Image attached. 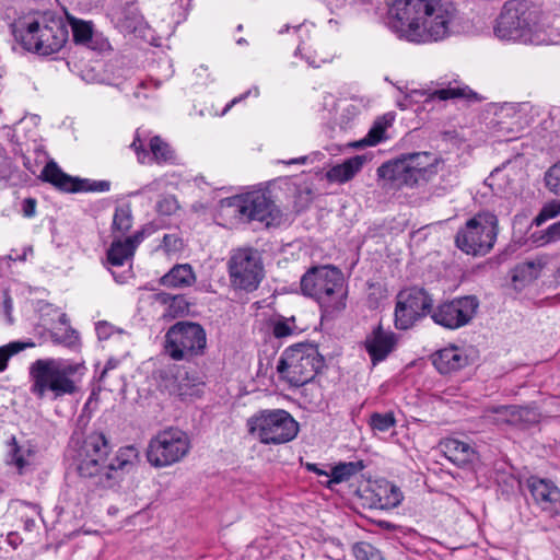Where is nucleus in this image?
I'll list each match as a JSON object with an SVG mask.
<instances>
[{"label": "nucleus", "mask_w": 560, "mask_h": 560, "mask_svg": "<svg viewBox=\"0 0 560 560\" xmlns=\"http://www.w3.org/2000/svg\"><path fill=\"white\" fill-rule=\"evenodd\" d=\"M456 15L452 0H396L386 24L399 38L424 44L447 37Z\"/></svg>", "instance_id": "nucleus-1"}, {"label": "nucleus", "mask_w": 560, "mask_h": 560, "mask_svg": "<svg viewBox=\"0 0 560 560\" xmlns=\"http://www.w3.org/2000/svg\"><path fill=\"white\" fill-rule=\"evenodd\" d=\"M14 35L27 51L49 56L65 47L69 32L68 24L61 15L45 11L20 21Z\"/></svg>", "instance_id": "nucleus-2"}, {"label": "nucleus", "mask_w": 560, "mask_h": 560, "mask_svg": "<svg viewBox=\"0 0 560 560\" xmlns=\"http://www.w3.org/2000/svg\"><path fill=\"white\" fill-rule=\"evenodd\" d=\"M85 373L82 363L65 359H38L30 366L31 392L42 399L47 393L54 398L72 395Z\"/></svg>", "instance_id": "nucleus-3"}, {"label": "nucleus", "mask_w": 560, "mask_h": 560, "mask_svg": "<svg viewBox=\"0 0 560 560\" xmlns=\"http://www.w3.org/2000/svg\"><path fill=\"white\" fill-rule=\"evenodd\" d=\"M112 447L102 432H92L80 440L72 436L70 456L80 477L93 479L94 483L109 488L107 467Z\"/></svg>", "instance_id": "nucleus-4"}, {"label": "nucleus", "mask_w": 560, "mask_h": 560, "mask_svg": "<svg viewBox=\"0 0 560 560\" xmlns=\"http://www.w3.org/2000/svg\"><path fill=\"white\" fill-rule=\"evenodd\" d=\"M301 291L316 300L327 313L341 311L346 306L343 275L331 265L310 268L301 278Z\"/></svg>", "instance_id": "nucleus-5"}, {"label": "nucleus", "mask_w": 560, "mask_h": 560, "mask_svg": "<svg viewBox=\"0 0 560 560\" xmlns=\"http://www.w3.org/2000/svg\"><path fill=\"white\" fill-rule=\"evenodd\" d=\"M220 210L223 215L240 222H260L265 226H278L283 214L275 201L261 190L249 191L222 199Z\"/></svg>", "instance_id": "nucleus-6"}, {"label": "nucleus", "mask_w": 560, "mask_h": 560, "mask_svg": "<svg viewBox=\"0 0 560 560\" xmlns=\"http://www.w3.org/2000/svg\"><path fill=\"white\" fill-rule=\"evenodd\" d=\"M317 347L298 343L283 351L277 364L280 377L291 386L300 387L311 382L324 366Z\"/></svg>", "instance_id": "nucleus-7"}, {"label": "nucleus", "mask_w": 560, "mask_h": 560, "mask_svg": "<svg viewBox=\"0 0 560 560\" xmlns=\"http://www.w3.org/2000/svg\"><path fill=\"white\" fill-rule=\"evenodd\" d=\"M537 11L524 1L506 2L494 26V34L504 40L540 44L541 39L534 32Z\"/></svg>", "instance_id": "nucleus-8"}, {"label": "nucleus", "mask_w": 560, "mask_h": 560, "mask_svg": "<svg viewBox=\"0 0 560 560\" xmlns=\"http://www.w3.org/2000/svg\"><path fill=\"white\" fill-rule=\"evenodd\" d=\"M498 232L497 215L490 211H479L457 231L455 245L467 255L485 256L493 248Z\"/></svg>", "instance_id": "nucleus-9"}, {"label": "nucleus", "mask_w": 560, "mask_h": 560, "mask_svg": "<svg viewBox=\"0 0 560 560\" xmlns=\"http://www.w3.org/2000/svg\"><path fill=\"white\" fill-rule=\"evenodd\" d=\"M207 332L196 322L179 320L172 325L164 336V351L175 361L190 362L205 355Z\"/></svg>", "instance_id": "nucleus-10"}, {"label": "nucleus", "mask_w": 560, "mask_h": 560, "mask_svg": "<svg viewBox=\"0 0 560 560\" xmlns=\"http://www.w3.org/2000/svg\"><path fill=\"white\" fill-rule=\"evenodd\" d=\"M247 427L262 444H283L299 432V423L283 409L261 410L248 419Z\"/></svg>", "instance_id": "nucleus-11"}, {"label": "nucleus", "mask_w": 560, "mask_h": 560, "mask_svg": "<svg viewBox=\"0 0 560 560\" xmlns=\"http://www.w3.org/2000/svg\"><path fill=\"white\" fill-rule=\"evenodd\" d=\"M188 434L178 428H166L151 438L147 459L155 468H164L182 462L190 452Z\"/></svg>", "instance_id": "nucleus-12"}, {"label": "nucleus", "mask_w": 560, "mask_h": 560, "mask_svg": "<svg viewBox=\"0 0 560 560\" xmlns=\"http://www.w3.org/2000/svg\"><path fill=\"white\" fill-rule=\"evenodd\" d=\"M228 266L232 284L241 290L248 292L256 290L264 277L259 254L253 248L235 249L231 254Z\"/></svg>", "instance_id": "nucleus-13"}, {"label": "nucleus", "mask_w": 560, "mask_h": 560, "mask_svg": "<svg viewBox=\"0 0 560 560\" xmlns=\"http://www.w3.org/2000/svg\"><path fill=\"white\" fill-rule=\"evenodd\" d=\"M433 300L421 288H407L396 296L395 326L397 329L411 328L419 319L431 315Z\"/></svg>", "instance_id": "nucleus-14"}, {"label": "nucleus", "mask_w": 560, "mask_h": 560, "mask_svg": "<svg viewBox=\"0 0 560 560\" xmlns=\"http://www.w3.org/2000/svg\"><path fill=\"white\" fill-rule=\"evenodd\" d=\"M422 159L428 160L429 154L425 152L412 153L395 161L386 162L377 168V176L388 180L396 187H412L425 176L427 167Z\"/></svg>", "instance_id": "nucleus-15"}, {"label": "nucleus", "mask_w": 560, "mask_h": 560, "mask_svg": "<svg viewBox=\"0 0 560 560\" xmlns=\"http://www.w3.org/2000/svg\"><path fill=\"white\" fill-rule=\"evenodd\" d=\"M479 302L476 296L467 295L439 304L431 313L432 320L447 329H457L467 325L477 313Z\"/></svg>", "instance_id": "nucleus-16"}, {"label": "nucleus", "mask_w": 560, "mask_h": 560, "mask_svg": "<svg viewBox=\"0 0 560 560\" xmlns=\"http://www.w3.org/2000/svg\"><path fill=\"white\" fill-rule=\"evenodd\" d=\"M40 178L66 192L108 191V180H90L72 177L62 172L55 161L48 162L42 171Z\"/></svg>", "instance_id": "nucleus-17"}, {"label": "nucleus", "mask_w": 560, "mask_h": 560, "mask_svg": "<svg viewBox=\"0 0 560 560\" xmlns=\"http://www.w3.org/2000/svg\"><path fill=\"white\" fill-rule=\"evenodd\" d=\"M533 504L549 517L560 513V489L549 480L532 476L526 480Z\"/></svg>", "instance_id": "nucleus-18"}, {"label": "nucleus", "mask_w": 560, "mask_h": 560, "mask_svg": "<svg viewBox=\"0 0 560 560\" xmlns=\"http://www.w3.org/2000/svg\"><path fill=\"white\" fill-rule=\"evenodd\" d=\"M397 341V335L380 324L365 337L363 345L373 365H376L395 350Z\"/></svg>", "instance_id": "nucleus-19"}, {"label": "nucleus", "mask_w": 560, "mask_h": 560, "mask_svg": "<svg viewBox=\"0 0 560 560\" xmlns=\"http://www.w3.org/2000/svg\"><path fill=\"white\" fill-rule=\"evenodd\" d=\"M144 237L143 231L135 233L132 236L121 240L117 236L112 242L107 249V262L112 267H120L126 261L130 260L136 252L137 246L142 242Z\"/></svg>", "instance_id": "nucleus-20"}, {"label": "nucleus", "mask_w": 560, "mask_h": 560, "mask_svg": "<svg viewBox=\"0 0 560 560\" xmlns=\"http://www.w3.org/2000/svg\"><path fill=\"white\" fill-rule=\"evenodd\" d=\"M468 357L458 347H447L432 355V363L441 374L455 373L468 365Z\"/></svg>", "instance_id": "nucleus-21"}, {"label": "nucleus", "mask_w": 560, "mask_h": 560, "mask_svg": "<svg viewBox=\"0 0 560 560\" xmlns=\"http://www.w3.org/2000/svg\"><path fill=\"white\" fill-rule=\"evenodd\" d=\"M139 463V451L133 445L120 447L115 456L109 462L107 467V477L109 479V488L113 487L120 477L121 471H129Z\"/></svg>", "instance_id": "nucleus-22"}, {"label": "nucleus", "mask_w": 560, "mask_h": 560, "mask_svg": "<svg viewBox=\"0 0 560 560\" xmlns=\"http://www.w3.org/2000/svg\"><path fill=\"white\" fill-rule=\"evenodd\" d=\"M364 162L365 159L361 155L352 156L329 168L326 173V178L331 183L345 184L362 170Z\"/></svg>", "instance_id": "nucleus-23"}, {"label": "nucleus", "mask_w": 560, "mask_h": 560, "mask_svg": "<svg viewBox=\"0 0 560 560\" xmlns=\"http://www.w3.org/2000/svg\"><path fill=\"white\" fill-rule=\"evenodd\" d=\"M195 281L196 275L189 264L175 265L160 279V283L167 288H187Z\"/></svg>", "instance_id": "nucleus-24"}, {"label": "nucleus", "mask_w": 560, "mask_h": 560, "mask_svg": "<svg viewBox=\"0 0 560 560\" xmlns=\"http://www.w3.org/2000/svg\"><path fill=\"white\" fill-rule=\"evenodd\" d=\"M442 447L445 456L457 466H465L475 457V451L470 444L456 439L446 440Z\"/></svg>", "instance_id": "nucleus-25"}, {"label": "nucleus", "mask_w": 560, "mask_h": 560, "mask_svg": "<svg viewBox=\"0 0 560 560\" xmlns=\"http://www.w3.org/2000/svg\"><path fill=\"white\" fill-rule=\"evenodd\" d=\"M523 412L524 409L517 406H495L485 409L483 417L494 424H516Z\"/></svg>", "instance_id": "nucleus-26"}, {"label": "nucleus", "mask_w": 560, "mask_h": 560, "mask_svg": "<svg viewBox=\"0 0 560 560\" xmlns=\"http://www.w3.org/2000/svg\"><path fill=\"white\" fill-rule=\"evenodd\" d=\"M154 301L164 306V318H176L188 312V303L183 295H173L166 292L154 294Z\"/></svg>", "instance_id": "nucleus-27"}, {"label": "nucleus", "mask_w": 560, "mask_h": 560, "mask_svg": "<svg viewBox=\"0 0 560 560\" xmlns=\"http://www.w3.org/2000/svg\"><path fill=\"white\" fill-rule=\"evenodd\" d=\"M150 152L148 163L155 162L158 164L174 163L176 155L174 150L160 136H154L150 140Z\"/></svg>", "instance_id": "nucleus-28"}, {"label": "nucleus", "mask_w": 560, "mask_h": 560, "mask_svg": "<svg viewBox=\"0 0 560 560\" xmlns=\"http://www.w3.org/2000/svg\"><path fill=\"white\" fill-rule=\"evenodd\" d=\"M66 22L71 26L73 42L78 45L90 46L94 33L93 23L77 19L70 14H67Z\"/></svg>", "instance_id": "nucleus-29"}, {"label": "nucleus", "mask_w": 560, "mask_h": 560, "mask_svg": "<svg viewBox=\"0 0 560 560\" xmlns=\"http://www.w3.org/2000/svg\"><path fill=\"white\" fill-rule=\"evenodd\" d=\"M363 468L364 464L362 460L340 463L331 469L327 486L330 487L332 483L347 481Z\"/></svg>", "instance_id": "nucleus-30"}, {"label": "nucleus", "mask_w": 560, "mask_h": 560, "mask_svg": "<svg viewBox=\"0 0 560 560\" xmlns=\"http://www.w3.org/2000/svg\"><path fill=\"white\" fill-rule=\"evenodd\" d=\"M375 495L377 497V508L383 510L394 509L402 500L400 490L389 483L378 487Z\"/></svg>", "instance_id": "nucleus-31"}, {"label": "nucleus", "mask_w": 560, "mask_h": 560, "mask_svg": "<svg viewBox=\"0 0 560 560\" xmlns=\"http://www.w3.org/2000/svg\"><path fill=\"white\" fill-rule=\"evenodd\" d=\"M132 226V213L130 206L124 205L115 209L112 230L113 233H119L124 235Z\"/></svg>", "instance_id": "nucleus-32"}, {"label": "nucleus", "mask_w": 560, "mask_h": 560, "mask_svg": "<svg viewBox=\"0 0 560 560\" xmlns=\"http://www.w3.org/2000/svg\"><path fill=\"white\" fill-rule=\"evenodd\" d=\"M431 97L446 101L450 98H468L477 100V94L468 86H448L445 89L435 90Z\"/></svg>", "instance_id": "nucleus-33"}, {"label": "nucleus", "mask_w": 560, "mask_h": 560, "mask_svg": "<svg viewBox=\"0 0 560 560\" xmlns=\"http://www.w3.org/2000/svg\"><path fill=\"white\" fill-rule=\"evenodd\" d=\"M368 423L373 432H387L396 425V418L393 411L373 412Z\"/></svg>", "instance_id": "nucleus-34"}, {"label": "nucleus", "mask_w": 560, "mask_h": 560, "mask_svg": "<svg viewBox=\"0 0 560 560\" xmlns=\"http://www.w3.org/2000/svg\"><path fill=\"white\" fill-rule=\"evenodd\" d=\"M14 510L24 523L25 530L31 532L35 526V517L39 514L37 505L26 502H18Z\"/></svg>", "instance_id": "nucleus-35"}, {"label": "nucleus", "mask_w": 560, "mask_h": 560, "mask_svg": "<svg viewBox=\"0 0 560 560\" xmlns=\"http://www.w3.org/2000/svg\"><path fill=\"white\" fill-rule=\"evenodd\" d=\"M533 242L537 246H545L560 241V221L550 224L546 230L534 233Z\"/></svg>", "instance_id": "nucleus-36"}, {"label": "nucleus", "mask_w": 560, "mask_h": 560, "mask_svg": "<svg viewBox=\"0 0 560 560\" xmlns=\"http://www.w3.org/2000/svg\"><path fill=\"white\" fill-rule=\"evenodd\" d=\"M299 330L295 318L279 317L272 322V334L276 338H284L295 334Z\"/></svg>", "instance_id": "nucleus-37"}, {"label": "nucleus", "mask_w": 560, "mask_h": 560, "mask_svg": "<svg viewBox=\"0 0 560 560\" xmlns=\"http://www.w3.org/2000/svg\"><path fill=\"white\" fill-rule=\"evenodd\" d=\"M34 343L22 342V341H12L5 346L0 347V373L3 372L8 368V362L10 358L27 347H33Z\"/></svg>", "instance_id": "nucleus-38"}, {"label": "nucleus", "mask_w": 560, "mask_h": 560, "mask_svg": "<svg viewBox=\"0 0 560 560\" xmlns=\"http://www.w3.org/2000/svg\"><path fill=\"white\" fill-rule=\"evenodd\" d=\"M540 265L535 261L518 264L514 270L513 281H532L538 277Z\"/></svg>", "instance_id": "nucleus-39"}, {"label": "nucleus", "mask_w": 560, "mask_h": 560, "mask_svg": "<svg viewBox=\"0 0 560 560\" xmlns=\"http://www.w3.org/2000/svg\"><path fill=\"white\" fill-rule=\"evenodd\" d=\"M390 120L386 119V116L377 118L370 131L366 135V138L363 140L366 145H375L384 139V133L386 128L389 126Z\"/></svg>", "instance_id": "nucleus-40"}, {"label": "nucleus", "mask_w": 560, "mask_h": 560, "mask_svg": "<svg viewBox=\"0 0 560 560\" xmlns=\"http://www.w3.org/2000/svg\"><path fill=\"white\" fill-rule=\"evenodd\" d=\"M166 388L171 394L179 396L182 399L196 396L199 392L197 384H192L188 380L184 378L180 381L176 378L173 384L171 386H166Z\"/></svg>", "instance_id": "nucleus-41"}, {"label": "nucleus", "mask_w": 560, "mask_h": 560, "mask_svg": "<svg viewBox=\"0 0 560 560\" xmlns=\"http://www.w3.org/2000/svg\"><path fill=\"white\" fill-rule=\"evenodd\" d=\"M558 215H560V199H553L542 206L539 213L533 220V224L540 226L547 220L557 218Z\"/></svg>", "instance_id": "nucleus-42"}, {"label": "nucleus", "mask_w": 560, "mask_h": 560, "mask_svg": "<svg viewBox=\"0 0 560 560\" xmlns=\"http://www.w3.org/2000/svg\"><path fill=\"white\" fill-rule=\"evenodd\" d=\"M353 555L357 560H380L378 552L368 542H357L353 548Z\"/></svg>", "instance_id": "nucleus-43"}, {"label": "nucleus", "mask_w": 560, "mask_h": 560, "mask_svg": "<svg viewBox=\"0 0 560 560\" xmlns=\"http://www.w3.org/2000/svg\"><path fill=\"white\" fill-rule=\"evenodd\" d=\"M545 184L551 192L560 195V161L547 171Z\"/></svg>", "instance_id": "nucleus-44"}, {"label": "nucleus", "mask_w": 560, "mask_h": 560, "mask_svg": "<svg viewBox=\"0 0 560 560\" xmlns=\"http://www.w3.org/2000/svg\"><path fill=\"white\" fill-rule=\"evenodd\" d=\"M179 208L177 199L174 196H164L156 203V210L163 215H171Z\"/></svg>", "instance_id": "nucleus-45"}, {"label": "nucleus", "mask_w": 560, "mask_h": 560, "mask_svg": "<svg viewBox=\"0 0 560 560\" xmlns=\"http://www.w3.org/2000/svg\"><path fill=\"white\" fill-rule=\"evenodd\" d=\"M161 246L166 253H176L183 248V242L176 234H165Z\"/></svg>", "instance_id": "nucleus-46"}, {"label": "nucleus", "mask_w": 560, "mask_h": 560, "mask_svg": "<svg viewBox=\"0 0 560 560\" xmlns=\"http://www.w3.org/2000/svg\"><path fill=\"white\" fill-rule=\"evenodd\" d=\"M130 148L135 151L139 163H141V164L148 163L149 151L145 150V148L143 147L138 133L136 135Z\"/></svg>", "instance_id": "nucleus-47"}, {"label": "nucleus", "mask_w": 560, "mask_h": 560, "mask_svg": "<svg viewBox=\"0 0 560 560\" xmlns=\"http://www.w3.org/2000/svg\"><path fill=\"white\" fill-rule=\"evenodd\" d=\"M55 341L58 343H63L68 347H71L77 343L79 337L75 330L68 329L63 335H60L58 331L54 334Z\"/></svg>", "instance_id": "nucleus-48"}, {"label": "nucleus", "mask_w": 560, "mask_h": 560, "mask_svg": "<svg viewBox=\"0 0 560 560\" xmlns=\"http://www.w3.org/2000/svg\"><path fill=\"white\" fill-rule=\"evenodd\" d=\"M11 460L18 467L20 472H22L23 469L28 465L27 460L24 458L23 454H21V450L18 446H15L12 451Z\"/></svg>", "instance_id": "nucleus-49"}, {"label": "nucleus", "mask_w": 560, "mask_h": 560, "mask_svg": "<svg viewBox=\"0 0 560 560\" xmlns=\"http://www.w3.org/2000/svg\"><path fill=\"white\" fill-rule=\"evenodd\" d=\"M36 199L34 198H26L22 202V213L26 218H32L36 213Z\"/></svg>", "instance_id": "nucleus-50"}, {"label": "nucleus", "mask_w": 560, "mask_h": 560, "mask_svg": "<svg viewBox=\"0 0 560 560\" xmlns=\"http://www.w3.org/2000/svg\"><path fill=\"white\" fill-rule=\"evenodd\" d=\"M141 24V19L135 16L132 19H126L122 26L129 32H136L139 25Z\"/></svg>", "instance_id": "nucleus-51"}, {"label": "nucleus", "mask_w": 560, "mask_h": 560, "mask_svg": "<svg viewBox=\"0 0 560 560\" xmlns=\"http://www.w3.org/2000/svg\"><path fill=\"white\" fill-rule=\"evenodd\" d=\"M32 253H33V247H32V246H27V247H24V248H23L22 254H15L14 256L11 254V255L9 256V258H10L11 260H14V261H16V260H19V261H25V260H26V258H27V255H28V254H32Z\"/></svg>", "instance_id": "nucleus-52"}, {"label": "nucleus", "mask_w": 560, "mask_h": 560, "mask_svg": "<svg viewBox=\"0 0 560 560\" xmlns=\"http://www.w3.org/2000/svg\"><path fill=\"white\" fill-rule=\"evenodd\" d=\"M306 469L308 471L315 472L316 475L325 476L327 478H330V474H328V472L324 471L323 469L318 468L316 464L307 463L306 464Z\"/></svg>", "instance_id": "nucleus-53"}, {"label": "nucleus", "mask_w": 560, "mask_h": 560, "mask_svg": "<svg viewBox=\"0 0 560 560\" xmlns=\"http://www.w3.org/2000/svg\"><path fill=\"white\" fill-rule=\"evenodd\" d=\"M305 26H306V24H305L304 22H303V23H300V24H298V25H295V26H291V25H289V24H285V25H283V27H281V28L279 30V34H284V33L289 32V31H290V28H293L295 32H300V31H302Z\"/></svg>", "instance_id": "nucleus-54"}, {"label": "nucleus", "mask_w": 560, "mask_h": 560, "mask_svg": "<svg viewBox=\"0 0 560 560\" xmlns=\"http://www.w3.org/2000/svg\"><path fill=\"white\" fill-rule=\"evenodd\" d=\"M250 92H246L245 94L241 95L240 97H235L233 98L226 106L225 108L223 109V113L222 115H224L228 110H230V108L232 106H234L236 103L241 102L242 100H244Z\"/></svg>", "instance_id": "nucleus-55"}, {"label": "nucleus", "mask_w": 560, "mask_h": 560, "mask_svg": "<svg viewBox=\"0 0 560 560\" xmlns=\"http://www.w3.org/2000/svg\"><path fill=\"white\" fill-rule=\"evenodd\" d=\"M500 171L499 170H494L491 175L487 178V184L489 187H491L493 189V186L495 185V180L498 178V176L500 175Z\"/></svg>", "instance_id": "nucleus-56"}, {"label": "nucleus", "mask_w": 560, "mask_h": 560, "mask_svg": "<svg viewBox=\"0 0 560 560\" xmlns=\"http://www.w3.org/2000/svg\"><path fill=\"white\" fill-rule=\"evenodd\" d=\"M108 328L109 327L106 324H100L96 327L98 337L100 338H107V336H108V334H107Z\"/></svg>", "instance_id": "nucleus-57"}, {"label": "nucleus", "mask_w": 560, "mask_h": 560, "mask_svg": "<svg viewBox=\"0 0 560 560\" xmlns=\"http://www.w3.org/2000/svg\"><path fill=\"white\" fill-rule=\"evenodd\" d=\"M307 161V158L306 156H301V158H298V159H292L288 162H285L287 164H305Z\"/></svg>", "instance_id": "nucleus-58"}, {"label": "nucleus", "mask_w": 560, "mask_h": 560, "mask_svg": "<svg viewBox=\"0 0 560 560\" xmlns=\"http://www.w3.org/2000/svg\"><path fill=\"white\" fill-rule=\"evenodd\" d=\"M3 304H4L5 311L9 313L12 308V300L9 295H5Z\"/></svg>", "instance_id": "nucleus-59"}, {"label": "nucleus", "mask_w": 560, "mask_h": 560, "mask_svg": "<svg viewBox=\"0 0 560 560\" xmlns=\"http://www.w3.org/2000/svg\"><path fill=\"white\" fill-rule=\"evenodd\" d=\"M9 542L11 545H13L14 547H16V539H15V535L14 534H10L9 535Z\"/></svg>", "instance_id": "nucleus-60"}, {"label": "nucleus", "mask_w": 560, "mask_h": 560, "mask_svg": "<svg viewBox=\"0 0 560 560\" xmlns=\"http://www.w3.org/2000/svg\"><path fill=\"white\" fill-rule=\"evenodd\" d=\"M556 280L560 284V267L556 271Z\"/></svg>", "instance_id": "nucleus-61"}, {"label": "nucleus", "mask_w": 560, "mask_h": 560, "mask_svg": "<svg viewBox=\"0 0 560 560\" xmlns=\"http://www.w3.org/2000/svg\"><path fill=\"white\" fill-rule=\"evenodd\" d=\"M113 276L115 277V280L119 283L124 282V280L121 279V277H117L114 272H113Z\"/></svg>", "instance_id": "nucleus-62"}, {"label": "nucleus", "mask_w": 560, "mask_h": 560, "mask_svg": "<svg viewBox=\"0 0 560 560\" xmlns=\"http://www.w3.org/2000/svg\"><path fill=\"white\" fill-rule=\"evenodd\" d=\"M107 371H108V366H106V368L104 369V371L102 372L101 380H103V378H104V376H105V374L107 373Z\"/></svg>", "instance_id": "nucleus-63"}, {"label": "nucleus", "mask_w": 560, "mask_h": 560, "mask_svg": "<svg viewBox=\"0 0 560 560\" xmlns=\"http://www.w3.org/2000/svg\"><path fill=\"white\" fill-rule=\"evenodd\" d=\"M60 320H61L62 323H66V315H65V314H63V315H61Z\"/></svg>", "instance_id": "nucleus-64"}]
</instances>
